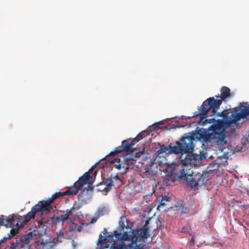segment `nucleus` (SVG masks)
Instances as JSON below:
<instances>
[{"label":"nucleus","instance_id":"f257e3e1","mask_svg":"<svg viewBox=\"0 0 249 249\" xmlns=\"http://www.w3.org/2000/svg\"><path fill=\"white\" fill-rule=\"evenodd\" d=\"M223 122L220 121L217 124H213L208 129V132L203 129H200L194 132L191 135L185 134L180 139L184 150L188 151L194 146V141L195 140L203 142L215 143L217 145H225L227 142L225 140V130L223 127Z\"/></svg>","mask_w":249,"mask_h":249},{"label":"nucleus","instance_id":"f03ea898","mask_svg":"<svg viewBox=\"0 0 249 249\" xmlns=\"http://www.w3.org/2000/svg\"><path fill=\"white\" fill-rule=\"evenodd\" d=\"M194 146L192 149L188 151H181L179 153L181 154L179 159L181 161V165H176L174 166L171 172L178 177V178L187 181V179L190 176L193 175V173L195 172L192 171L191 173L187 172V168L188 165L196 166L197 164V160H199V157L198 155L193 153Z\"/></svg>","mask_w":249,"mask_h":249},{"label":"nucleus","instance_id":"7ed1b4c3","mask_svg":"<svg viewBox=\"0 0 249 249\" xmlns=\"http://www.w3.org/2000/svg\"><path fill=\"white\" fill-rule=\"evenodd\" d=\"M231 94V89L226 87H223L221 89V95L217 97H220V99H215L214 97H210L204 101L201 106L198 108V111L195 112L193 117L198 115H205L212 109L213 114L216 113L222 101H225L226 99L230 97Z\"/></svg>","mask_w":249,"mask_h":249},{"label":"nucleus","instance_id":"20e7f679","mask_svg":"<svg viewBox=\"0 0 249 249\" xmlns=\"http://www.w3.org/2000/svg\"><path fill=\"white\" fill-rule=\"evenodd\" d=\"M46 212L41 211L37 212L35 214L34 219L36 217V220L34 223V227H32V236H42L46 232V227L44 224L51 226L52 228L56 227L58 223H60L59 216L53 215L51 217L47 216Z\"/></svg>","mask_w":249,"mask_h":249},{"label":"nucleus","instance_id":"39448f33","mask_svg":"<svg viewBox=\"0 0 249 249\" xmlns=\"http://www.w3.org/2000/svg\"><path fill=\"white\" fill-rule=\"evenodd\" d=\"M218 167L217 163L213 162L201 173H193V175L188 177L187 182L192 188L198 189L207 184V180L214 175V171L218 169Z\"/></svg>","mask_w":249,"mask_h":249},{"label":"nucleus","instance_id":"423d86ee","mask_svg":"<svg viewBox=\"0 0 249 249\" xmlns=\"http://www.w3.org/2000/svg\"><path fill=\"white\" fill-rule=\"evenodd\" d=\"M152 221L151 218H147L144 224L141 228L134 230L132 231L131 243L129 244L131 248L133 249H142L144 240L142 239H147L150 237V228L147 227V226Z\"/></svg>","mask_w":249,"mask_h":249},{"label":"nucleus","instance_id":"0eeeda50","mask_svg":"<svg viewBox=\"0 0 249 249\" xmlns=\"http://www.w3.org/2000/svg\"><path fill=\"white\" fill-rule=\"evenodd\" d=\"M5 219L6 222L5 227L12 228L10 231L11 235H9V238H11L18 233L19 228L22 227L31 219V212L24 216L13 214L5 218Z\"/></svg>","mask_w":249,"mask_h":249},{"label":"nucleus","instance_id":"6e6552de","mask_svg":"<svg viewBox=\"0 0 249 249\" xmlns=\"http://www.w3.org/2000/svg\"><path fill=\"white\" fill-rule=\"evenodd\" d=\"M63 196H65L63 192H56L50 198L46 200L39 201L37 204L32 207V219H34L35 214L37 212L44 211L49 213L52 211L53 209L52 204L56 199Z\"/></svg>","mask_w":249,"mask_h":249},{"label":"nucleus","instance_id":"1a4fd4ad","mask_svg":"<svg viewBox=\"0 0 249 249\" xmlns=\"http://www.w3.org/2000/svg\"><path fill=\"white\" fill-rule=\"evenodd\" d=\"M121 158L122 160L117 157L111 160L110 163L113 167H115L118 170H121V173L123 174L126 172L130 165L135 163L136 159H134L131 154H126L124 157Z\"/></svg>","mask_w":249,"mask_h":249},{"label":"nucleus","instance_id":"9d476101","mask_svg":"<svg viewBox=\"0 0 249 249\" xmlns=\"http://www.w3.org/2000/svg\"><path fill=\"white\" fill-rule=\"evenodd\" d=\"M31 237V231L26 234L18 236L15 241H12L10 245L7 246L4 249H30L31 244L30 238Z\"/></svg>","mask_w":249,"mask_h":249},{"label":"nucleus","instance_id":"9b49d317","mask_svg":"<svg viewBox=\"0 0 249 249\" xmlns=\"http://www.w3.org/2000/svg\"><path fill=\"white\" fill-rule=\"evenodd\" d=\"M90 171H92L91 168L79 178L78 180L73 184V186L68 187L67 190L63 192V194L65 196L76 195L79 190H81L84 185L87 183L89 178H91L89 175V172Z\"/></svg>","mask_w":249,"mask_h":249},{"label":"nucleus","instance_id":"f8f14e48","mask_svg":"<svg viewBox=\"0 0 249 249\" xmlns=\"http://www.w3.org/2000/svg\"><path fill=\"white\" fill-rule=\"evenodd\" d=\"M238 115L239 114L236 111H230V112H226L225 110H223L221 112H217L216 110V113L213 114L212 112V114L210 116H216V117H222L223 119L217 120V123L220 122V121L223 122L222 125L225 124L227 125H230L232 124L235 123L236 122L239 121L240 119H238Z\"/></svg>","mask_w":249,"mask_h":249},{"label":"nucleus","instance_id":"ddd939ff","mask_svg":"<svg viewBox=\"0 0 249 249\" xmlns=\"http://www.w3.org/2000/svg\"><path fill=\"white\" fill-rule=\"evenodd\" d=\"M159 145L160 146V148L157 151V153L158 155H160L163 153L179 154V152L181 151H184L183 150H184L180 141L179 142H177L173 146H172L171 144H170L169 147L164 144L161 145L160 143H159Z\"/></svg>","mask_w":249,"mask_h":249},{"label":"nucleus","instance_id":"4468645a","mask_svg":"<svg viewBox=\"0 0 249 249\" xmlns=\"http://www.w3.org/2000/svg\"><path fill=\"white\" fill-rule=\"evenodd\" d=\"M134 230H132L131 228L126 226H123L119 227L117 230L114 231L113 236L119 240L124 241H131V238L132 235V231Z\"/></svg>","mask_w":249,"mask_h":249},{"label":"nucleus","instance_id":"2eb2a0df","mask_svg":"<svg viewBox=\"0 0 249 249\" xmlns=\"http://www.w3.org/2000/svg\"><path fill=\"white\" fill-rule=\"evenodd\" d=\"M122 184L121 179L118 177V175L114 174H111L109 177H108L105 181L106 187L104 188V191L106 192L108 191V188L112 186L115 188L118 187Z\"/></svg>","mask_w":249,"mask_h":249},{"label":"nucleus","instance_id":"dca6fc26","mask_svg":"<svg viewBox=\"0 0 249 249\" xmlns=\"http://www.w3.org/2000/svg\"><path fill=\"white\" fill-rule=\"evenodd\" d=\"M113 237V234H108L105 236H103L100 234L98 240L97 247L96 249H105L108 248L109 246L108 243L112 242Z\"/></svg>","mask_w":249,"mask_h":249},{"label":"nucleus","instance_id":"f3484780","mask_svg":"<svg viewBox=\"0 0 249 249\" xmlns=\"http://www.w3.org/2000/svg\"><path fill=\"white\" fill-rule=\"evenodd\" d=\"M37 237L34 242V246L36 249H51L54 244L50 241L46 240L45 241L42 240L40 241L41 236H36Z\"/></svg>","mask_w":249,"mask_h":249},{"label":"nucleus","instance_id":"a211bd4d","mask_svg":"<svg viewBox=\"0 0 249 249\" xmlns=\"http://www.w3.org/2000/svg\"><path fill=\"white\" fill-rule=\"evenodd\" d=\"M142 139V136L140 134L138 135L135 138L133 139L130 143H128L126 141L122 142V145L118 146L121 148V152L124 151L128 153H132L133 152V145L134 144V142H138Z\"/></svg>","mask_w":249,"mask_h":249},{"label":"nucleus","instance_id":"6ab92c4d","mask_svg":"<svg viewBox=\"0 0 249 249\" xmlns=\"http://www.w3.org/2000/svg\"><path fill=\"white\" fill-rule=\"evenodd\" d=\"M161 198L160 201V204L158 206V210L160 211H166L168 208H164L165 206L168 205V203L170 202V198L167 196H161Z\"/></svg>","mask_w":249,"mask_h":249},{"label":"nucleus","instance_id":"aec40b11","mask_svg":"<svg viewBox=\"0 0 249 249\" xmlns=\"http://www.w3.org/2000/svg\"><path fill=\"white\" fill-rule=\"evenodd\" d=\"M239 116L238 115V119L244 118L247 115H249V105L248 106H242L241 107V110L238 112Z\"/></svg>","mask_w":249,"mask_h":249},{"label":"nucleus","instance_id":"412c9836","mask_svg":"<svg viewBox=\"0 0 249 249\" xmlns=\"http://www.w3.org/2000/svg\"><path fill=\"white\" fill-rule=\"evenodd\" d=\"M108 213L107 209L105 206H102L99 207L98 210L95 213V215L97 216V217H99L101 216L104 215Z\"/></svg>","mask_w":249,"mask_h":249},{"label":"nucleus","instance_id":"4be33fe9","mask_svg":"<svg viewBox=\"0 0 249 249\" xmlns=\"http://www.w3.org/2000/svg\"><path fill=\"white\" fill-rule=\"evenodd\" d=\"M71 214L69 212H68V210L66 211V213L64 215H61L60 217V222H64L68 220H71Z\"/></svg>","mask_w":249,"mask_h":249},{"label":"nucleus","instance_id":"5701e85b","mask_svg":"<svg viewBox=\"0 0 249 249\" xmlns=\"http://www.w3.org/2000/svg\"><path fill=\"white\" fill-rule=\"evenodd\" d=\"M208 116H206V117H201L200 122H202V123H205V122H213L215 121H216L215 117L208 118Z\"/></svg>","mask_w":249,"mask_h":249},{"label":"nucleus","instance_id":"b1692460","mask_svg":"<svg viewBox=\"0 0 249 249\" xmlns=\"http://www.w3.org/2000/svg\"><path fill=\"white\" fill-rule=\"evenodd\" d=\"M71 229L73 231H81L82 230V227L80 225H78L75 223H72L71 224Z\"/></svg>","mask_w":249,"mask_h":249},{"label":"nucleus","instance_id":"393cba45","mask_svg":"<svg viewBox=\"0 0 249 249\" xmlns=\"http://www.w3.org/2000/svg\"><path fill=\"white\" fill-rule=\"evenodd\" d=\"M121 152V148L117 147L113 151H111L108 155L106 156V157L107 156H114L116 154L119 153Z\"/></svg>","mask_w":249,"mask_h":249},{"label":"nucleus","instance_id":"a878e982","mask_svg":"<svg viewBox=\"0 0 249 249\" xmlns=\"http://www.w3.org/2000/svg\"><path fill=\"white\" fill-rule=\"evenodd\" d=\"M122 245L116 243L115 241L113 242L109 249H122Z\"/></svg>","mask_w":249,"mask_h":249},{"label":"nucleus","instance_id":"bb28decb","mask_svg":"<svg viewBox=\"0 0 249 249\" xmlns=\"http://www.w3.org/2000/svg\"><path fill=\"white\" fill-rule=\"evenodd\" d=\"M80 206L79 205L75 206V204L70 209V210H68V212H69L71 214H72V213L75 211L79 209Z\"/></svg>","mask_w":249,"mask_h":249},{"label":"nucleus","instance_id":"cd10ccee","mask_svg":"<svg viewBox=\"0 0 249 249\" xmlns=\"http://www.w3.org/2000/svg\"><path fill=\"white\" fill-rule=\"evenodd\" d=\"M144 154V152L143 150L140 151L138 152L135 153L132 156L134 159H136L137 160V158L140 157L142 155H143Z\"/></svg>","mask_w":249,"mask_h":249},{"label":"nucleus","instance_id":"c85d7f7f","mask_svg":"<svg viewBox=\"0 0 249 249\" xmlns=\"http://www.w3.org/2000/svg\"><path fill=\"white\" fill-rule=\"evenodd\" d=\"M170 180L169 177H168L167 178H165L163 180V184L164 186H167L168 185V182Z\"/></svg>","mask_w":249,"mask_h":249},{"label":"nucleus","instance_id":"c756f323","mask_svg":"<svg viewBox=\"0 0 249 249\" xmlns=\"http://www.w3.org/2000/svg\"><path fill=\"white\" fill-rule=\"evenodd\" d=\"M11 238H9V236L7 237H4L3 239L0 240V245L2 244V242H4V241L5 239H10Z\"/></svg>","mask_w":249,"mask_h":249},{"label":"nucleus","instance_id":"7c9ffc66","mask_svg":"<svg viewBox=\"0 0 249 249\" xmlns=\"http://www.w3.org/2000/svg\"><path fill=\"white\" fill-rule=\"evenodd\" d=\"M98 218V217H97V216H96V217H95V218H94V217L92 218V219H91V222L92 223V222H94L96 221Z\"/></svg>","mask_w":249,"mask_h":249},{"label":"nucleus","instance_id":"2f4dec72","mask_svg":"<svg viewBox=\"0 0 249 249\" xmlns=\"http://www.w3.org/2000/svg\"><path fill=\"white\" fill-rule=\"evenodd\" d=\"M104 231H105V234L107 232V230L106 229H104Z\"/></svg>","mask_w":249,"mask_h":249},{"label":"nucleus","instance_id":"473e14b6","mask_svg":"<svg viewBox=\"0 0 249 249\" xmlns=\"http://www.w3.org/2000/svg\"><path fill=\"white\" fill-rule=\"evenodd\" d=\"M96 172H94V176H96Z\"/></svg>","mask_w":249,"mask_h":249},{"label":"nucleus","instance_id":"72a5a7b5","mask_svg":"<svg viewBox=\"0 0 249 249\" xmlns=\"http://www.w3.org/2000/svg\"><path fill=\"white\" fill-rule=\"evenodd\" d=\"M81 196V195H79L78 197L80 198V197Z\"/></svg>","mask_w":249,"mask_h":249},{"label":"nucleus","instance_id":"f704fd0d","mask_svg":"<svg viewBox=\"0 0 249 249\" xmlns=\"http://www.w3.org/2000/svg\"><path fill=\"white\" fill-rule=\"evenodd\" d=\"M28 230H29V231H31V228H29Z\"/></svg>","mask_w":249,"mask_h":249},{"label":"nucleus","instance_id":"c9c22d12","mask_svg":"<svg viewBox=\"0 0 249 249\" xmlns=\"http://www.w3.org/2000/svg\"><path fill=\"white\" fill-rule=\"evenodd\" d=\"M158 124H160V122L157 123Z\"/></svg>","mask_w":249,"mask_h":249}]
</instances>
